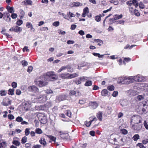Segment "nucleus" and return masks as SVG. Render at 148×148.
Here are the masks:
<instances>
[{"instance_id": "obj_64", "label": "nucleus", "mask_w": 148, "mask_h": 148, "mask_svg": "<svg viewBox=\"0 0 148 148\" xmlns=\"http://www.w3.org/2000/svg\"><path fill=\"white\" fill-rule=\"evenodd\" d=\"M22 20H19L16 22V24L19 26L21 25L23 23Z\"/></svg>"}, {"instance_id": "obj_19", "label": "nucleus", "mask_w": 148, "mask_h": 148, "mask_svg": "<svg viewBox=\"0 0 148 148\" xmlns=\"http://www.w3.org/2000/svg\"><path fill=\"white\" fill-rule=\"evenodd\" d=\"M95 41L97 43V45L99 46L102 45L103 43L102 41L99 39H95Z\"/></svg>"}, {"instance_id": "obj_24", "label": "nucleus", "mask_w": 148, "mask_h": 148, "mask_svg": "<svg viewBox=\"0 0 148 148\" xmlns=\"http://www.w3.org/2000/svg\"><path fill=\"white\" fill-rule=\"evenodd\" d=\"M97 117L100 121H101L102 119V113L101 112H99L97 114Z\"/></svg>"}, {"instance_id": "obj_38", "label": "nucleus", "mask_w": 148, "mask_h": 148, "mask_svg": "<svg viewBox=\"0 0 148 148\" xmlns=\"http://www.w3.org/2000/svg\"><path fill=\"white\" fill-rule=\"evenodd\" d=\"M66 69V66H62L58 71V73H60L62 71L65 70Z\"/></svg>"}, {"instance_id": "obj_60", "label": "nucleus", "mask_w": 148, "mask_h": 148, "mask_svg": "<svg viewBox=\"0 0 148 148\" xmlns=\"http://www.w3.org/2000/svg\"><path fill=\"white\" fill-rule=\"evenodd\" d=\"M45 92L48 94L53 93V91L50 89H48L45 90Z\"/></svg>"}, {"instance_id": "obj_61", "label": "nucleus", "mask_w": 148, "mask_h": 148, "mask_svg": "<svg viewBox=\"0 0 148 148\" xmlns=\"http://www.w3.org/2000/svg\"><path fill=\"white\" fill-rule=\"evenodd\" d=\"M139 7L141 9H144L145 8V5L143 3H140L139 4Z\"/></svg>"}, {"instance_id": "obj_9", "label": "nucleus", "mask_w": 148, "mask_h": 148, "mask_svg": "<svg viewBox=\"0 0 148 148\" xmlns=\"http://www.w3.org/2000/svg\"><path fill=\"white\" fill-rule=\"evenodd\" d=\"M132 127L135 130L138 131L141 129L142 125L138 124H134V125H133Z\"/></svg>"}, {"instance_id": "obj_26", "label": "nucleus", "mask_w": 148, "mask_h": 148, "mask_svg": "<svg viewBox=\"0 0 148 148\" xmlns=\"http://www.w3.org/2000/svg\"><path fill=\"white\" fill-rule=\"evenodd\" d=\"M84 85L87 86H90L92 85V82L91 81L88 80L86 82Z\"/></svg>"}, {"instance_id": "obj_59", "label": "nucleus", "mask_w": 148, "mask_h": 148, "mask_svg": "<svg viewBox=\"0 0 148 148\" xmlns=\"http://www.w3.org/2000/svg\"><path fill=\"white\" fill-rule=\"evenodd\" d=\"M93 54L95 56H98L99 58H101L103 56V55H101L99 53H94Z\"/></svg>"}, {"instance_id": "obj_54", "label": "nucleus", "mask_w": 148, "mask_h": 148, "mask_svg": "<svg viewBox=\"0 0 148 148\" xmlns=\"http://www.w3.org/2000/svg\"><path fill=\"white\" fill-rule=\"evenodd\" d=\"M17 84L15 82H13L12 83V86L14 88H16L17 87Z\"/></svg>"}, {"instance_id": "obj_1", "label": "nucleus", "mask_w": 148, "mask_h": 148, "mask_svg": "<svg viewBox=\"0 0 148 148\" xmlns=\"http://www.w3.org/2000/svg\"><path fill=\"white\" fill-rule=\"evenodd\" d=\"M119 82L123 84H129L134 82L132 76H126L119 78Z\"/></svg>"}, {"instance_id": "obj_12", "label": "nucleus", "mask_w": 148, "mask_h": 148, "mask_svg": "<svg viewBox=\"0 0 148 148\" xmlns=\"http://www.w3.org/2000/svg\"><path fill=\"white\" fill-rule=\"evenodd\" d=\"M59 77L62 79H69V73H62L59 75Z\"/></svg>"}, {"instance_id": "obj_11", "label": "nucleus", "mask_w": 148, "mask_h": 148, "mask_svg": "<svg viewBox=\"0 0 148 148\" xmlns=\"http://www.w3.org/2000/svg\"><path fill=\"white\" fill-rule=\"evenodd\" d=\"M89 13V9L88 7H86L84 8L83 13L82 14V16L84 17L86 15Z\"/></svg>"}, {"instance_id": "obj_10", "label": "nucleus", "mask_w": 148, "mask_h": 148, "mask_svg": "<svg viewBox=\"0 0 148 148\" xmlns=\"http://www.w3.org/2000/svg\"><path fill=\"white\" fill-rule=\"evenodd\" d=\"M82 4L80 2H74L71 4H70L71 7L73 8L75 7H79L82 6Z\"/></svg>"}, {"instance_id": "obj_20", "label": "nucleus", "mask_w": 148, "mask_h": 148, "mask_svg": "<svg viewBox=\"0 0 148 148\" xmlns=\"http://www.w3.org/2000/svg\"><path fill=\"white\" fill-rule=\"evenodd\" d=\"M143 108L142 109V111L144 113H146L148 110V106L146 104H144L143 105Z\"/></svg>"}, {"instance_id": "obj_4", "label": "nucleus", "mask_w": 148, "mask_h": 148, "mask_svg": "<svg viewBox=\"0 0 148 148\" xmlns=\"http://www.w3.org/2000/svg\"><path fill=\"white\" fill-rule=\"evenodd\" d=\"M54 75L53 72L50 71L47 72L46 74V77H48V81H53L56 79V78L53 76Z\"/></svg>"}, {"instance_id": "obj_21", "label": "nucleus", "mask_w": 148, "mask_h": 148, "mask_svg": "<svg viewBox=\"0 0 148 148\" xmlns=\"http://www.w3.org/2000/svg\"><path fill=\"white\" fill-rule=\"evenodd\" d=\"M6 147V143L5 142H0V148H5Z\"/></svg>"}, {"instance_id": "obj_47", "label": "nucleus", "mask_w": 148, "mask_h": 148, "mask_svg": "<svg viewBox=\"0 0 148 148\" xmlns=\"http://www.w3.org/2000/svg\"><path fill=\"white\" fill-rule=\"evenodd\" d=\"M10 15L9 13L8 14H7V15H6V16L5 17H6L8 18L6 20V21L7 22L10 21L11 20V18L10 17Z\"/></svg>"}, {"instance_id": "obj_23", "label": "nucleus", "mask_w": 148, "mask_h": 148, "mask_svg": "<svg viewBox=\"0 0 148 148\" xmlns=\"http://www.w3.org/2000/svg\"><path fill=\"white\" fill-rule=\"evenodd\" d=\"M65 97L63 96H60L58 97L56 99V100L59 101H61L65 99Z\"/></svg>"}, {"instance_id": "obj_52", "label": "nucleus", "mask_w": 148, "mask_h": 148, "mask_svg": "<svg viewBox=\"0 0 148 148\" xmlns=\"http://www.w3.org/2000/svg\"><path fill=\"white\" fill-rule=\"evenodd\" d=\"M66 115L69 117H71V113L70 110L66 111Z\"/></svg>"}, {"instance_id": "obj_33", "label": "nucleus", "mask_w": 148, "mask_h": 148, "mask_svg": "<svg viewBox=\"0 0 148 148\" xmlns=\"http://www.w3.org/2000/svg\"><path fill=\"white\" fill-rule=\"evenodd\" d=\"M29 130L30 128H27L25 129V136H27L30 134Z\"/></svg>"}, {"instance_id": "obj_49", "label": "nucleus", "mask_w": 148, "mask_h": 148, "mask_svg": "<svg viewBox=\"0 0 148 148\" xmlns=\"http://www.w3.org/2000/svg\"><path fill=\"white\" fill-rule=\"evenodd\" d=\"M133 2V4L136 7H137L138 5V1L136 0H133L132 1Z\"/></svg>"}, {"instance_id": "obj_62", "label": "nucleus", "mask_w": 148, "mask_h": 148, "mask_svg": "<svg viewBox=\"0 0 148 148\" xmlns=\"http://www.w3.org/2000/svg\"><path fill=\"white\" fill-rule=\"evenodd\" d=\"M11 17L13 19H15L17 17V15L16 14L13 13L11 15Z\"/></svg>"}, {"instance_id": "obj_13", "label": "nucleus", "mask_w": 148, "mask_h": 148, "mask_svg": "<svg viewBox=\"0 0 148 148\" xmlns=\"http://www.w3.org/2000/svg\"><path fill=\"white\" fill-rule=\"evenodd\" d=\"M101 94L103 96H106L108 95H109L110 93L106 89H104L102 91Z\"/></svg>"}, {"instance_id": "obj_28", "label": "nucleus", "mask_w": 148, "mask_h": 148, "mask_svg": "<svg viewBox=\"0 0 148 148\" xmlns=\"http://www.w3.org/2000/svg\"><path fill=\"white\" fill-rule=\"evenodd\" d=\"M12 143L16 146H19L20 144V143L18 141L14 140L12 141Z\"/></svg>"}, {"instance_id": "obj_58", "label": "nucleus", "mask_w": 148, "mask_h": 148, "mask_svg": "<svg viewBox=\"0 0 148 148\" xmlns=\"http://www.w3.org/2000/svg\"><path fill=\"white\" fill-rule=\"evenodd\" d=\"M53 25L54 26L57 27L59 25V22L58 21L55 22L53 23Z\"/></svg>"}, {"instance_id": "obj_17", "label": "nucleus", "mask_w": 148, "mask_h": 148, "mask_svg": "<svg viewBox=\"0 0 148 148\" xmlns=\"http://www.w3.org/2000/svg\"><path fill=\"white\" fill-rule=\"evenodd\" d=\"M40 143L43 146H45L47 144L46 142L45 141V139L44 138H41L39 140Z\"/></svg>"}, {"instance_id": "obj_3", "label": "nucleus", "mask_w": 148, "mask_h": 148, "mask_svg": "<svg viewBox=\"0 0 148 148\" xmlns=\"http://www.w3.org/2000/svg\"><path fill=\"white\" fill-rule=\"evenodd\" d=\"M133 82H142L144 80L145 78L142 75H138L136 76H132Z\"/></svg>"}, {"instance_id": "obj_25", "label": "nucleus", "mask_w": 148, "mask_h": 148, "mask_svg": "<svg viewBox=\"0 0 148 148\" xmlns=\"http://www.w3.org/2000/svg\"><path fill=\"white\" fill-rule=\"evenodd\" d=\"M67 14L68 15V17L69 16L70 18L74 17L75 16V15L72 13L71 12H67Z\"/></svg>"}, {"instance_id": "obj_2", "label": "nucleus", "mask_w": 148, "mask_h": 148, "mask_svg": "<svg viewBox=\"0 0 148 148\" xmlns=\"http://www.w3.org/2000/svg\"><path fill=\"white\" fill-rule=\"evenodd\" d=\"M142 119L141 116L138 115H134L131 118V123L134 124H138L142 121Z\"/></svg>"}, {"instance_id": "obj_55", "label": "nucleus", "mask_w": 148, "mask_h": 148, "mask_svg": "<svg viewBox=\"0 0 148 148\" xmlns=\"http://www.w3.org/2000/svg\"><path fill=\"white\" fill-rule=\"evenodd\" d=\"M32 1L31 0H26L25 2L26 5H31L32 4Z\"/></svg>"}, {"instance_id": "obj_53", "label": "nucleus", "mask_w": 148, "mask_h": 148, "mask_svg": "<svg viewBox=\"0 0 148 148\" xmlns=\"http://www.w3.org/2000/svg\"><path fill=\"white\" fill-rule=\"evenodd\" d=\"M143 99V97L142 95H139L137 97V99L139 101Z\"/></svg>"}, {"instance_id": "obj_45", "label": "nucleus", "mask_w": 148, "mask_h": 148, "mask_svg": "<svg viewBox=\"0 0 148 148\" xmlns=\"http://www.w3.org/2000/svg\"><path fill=\"white\" fill-rule=\"evenodd\" d=\"M139 136L138 134H135L134 136L133 137V140L134 141L137 140L138 139H139Z\"/></svg>"}, {"instance_id": "obj_50", "label": "nucleus", "mask_w": 148, "mask_h": 148, "mask_svg": "<svg viewBox=\"0 0 148 148\" xmlns=\"http://www.w3.org/2000/svg\"><path fill=\"white\" fill-rule=\"evenodd\" d=\"M114 88V87L112 85L108 87V90L110 91H113Z\"/></svg>"}, {"instance_id": "obj_8", "label": "nucleus", "mask_w": 148, "mask_h": 148, "mask_svg": "<svg viewBox=\"0 0 148 148\" xmlns=\"http://www.w3.org/2000/svg\"><path fill=\"white\" fill-rule=\"evenodd\" d=\"M9 30L11 31H14L16 32H21L22 30V29L21 27L16 26L15 27H11Z\"/></svg>"}, {"instance_id": "obj_22", "label": "nucleus", "mask_w": 148, "mask_h": 148, "mask_svg": "<svg viewBox=\"0 0 148 148\" xmlns=\"http://www.w3.org/2000/svg\"><path fill=\"white\" fill-rule=\"evenodd\" d=\"M60 136L61 138H65L67 137L68 134L63 133H61V132H60Z\"/></svg>"}, {"instance_id": "obj_36", "label": "nucleus", "mask_w": 148, "mask_h": 148, "mask_svg": "<svg viewBox=\"0 0 148 148\" xmlns=\"http://www.w3.org/2000/svg\"><path fill=\"white\" fill-rule=\"evenodd\" d=\"M131 60V58H124V61H123V64H125V62H128Z\"/></svg>"}, {"instance_id": "obj_27", "label": "nucleus", "mask_w": 148, "mask_h": 148, "mask_svg": "<svg viewBox=\"0 0 148 148\" xmlns=\"http://www.w3.org/2000/svg\"><path fill=\"white\" fill-rule=\"evenodd\" d=\"M47 97L46 96H43L42 97L38 98V99H40V100L41 101V102H43L45 101L47 99Z\"/></svg>"}, {"instance_id": "obj_51", "label": "nucleus", "mask_w": 148, "mask_h": 148, "mask_svg": "<svg viewBox=\"0 0 148 148\" xmlns=\"http://www.w3.org/2000/svg\"><path fill=\"white\" fill-rule=\"evenodd\" d=\"M21 63L23 66H27L28 65L27 62L25 60H23L21 61Z\"/></svg>"}, {"instance_id": "obj_16", "label": "nucleus", "mask_w": 148, "mask_h": 148, "mask_svg": "<svg viewBox=\"0 0 148 148\" xmlns=\"http://www.w3.org/2000/svg\"><path fill=\"white\" fill-rule=\"evenodd\" d=\"M79 76L78 74L76 73L73 74H70L69 73V79H71L78 77Z\"/></svg>"}, {"instance_id": "obj_48", "label": "nucleus", "mask_w": 148, "mask_h": 148, "mask_svg": "<svg viewBox=\"0 0 148 148\" xmlns=\"http://www.w3.org/2000/svg\"><path fill=\"white\" fill-rule=\"evenodd\" d=\"M23 120V119L20 116H18L16 119V121L18 122H22Z\"/></svg>"}, {"instance_id": "obj_30", "label": "nucleus", "mask_w": 148, "mask_h": 148, "mask_svg": "<svg viewBox=\"0 0 148 148\" xmlns=\"http://www.w3.org/2000/svg\"><path fill=\"white\" fill-rule=\"evenodd\" d=\"M46 136L53 141H56V137L51 135H46Z\"/></svg>"}, {"instance_id": "obj_15", "label": "nucleus", "mask_w": 148, "mask_h": 148, "mask_svg": "<svg viewBox=\"0 0 148 148\" xmlns=\"http://www.w3.org/2000/svg\"><path fill=\"white\" fill-rule=\"evenodd\" d=\"M90 106L92 109H95L98 106V105L96 102H91Z\"/></svg>"}, {"instance_id": "obj_63", "label": "nucleus", "mask_w": 148, "mask_h": 148, "mask_svg": "<svg viewBox=\"0 0 148 148\" xmlns=\"http://www.w3.org/2000/svg\"><path fill=\"white\" fill-rule=\"evenodd\" d=\"M144 125V126L145 127V128L147 130H148V125L147 123V122L146 121H144V122L143 123Z\"/></svg>"}, {"instance_id": "obj_57", "label": "nucleus", "mask_w": 148, "mask_h": 148, "mask_svg": "<svg viewBox=\"0 0 148 148\" xmlns=\"http://www.w3.org/2000/svg\"><path fill=\"white\" fill-rule=\"evenodd\" d=\"M137 145L140 148H146V147L144 146L143 144L141 143H139Z\"/></svg>"}, {"instance_id": "obj_37", "label": "nucleus", "mask_w": 148, "mask_h": 148, "mask_svg": "<svg viewBox=\"0 0 148 148\" xmlns=\"http://www.w3.org/2000/svg\"><path fill=\"white\" fill-rule=\"evenodd\" d=\"M14 89H10L8 90V94L10 95H13L14 94Z\"/></svg>"}, {"instance_id": "obj_56", "label": "nucleus", "mask_w": 148, "mask_h": 148, "mask_svg": "<svg viewBox=\"0 0 148 148\" xmlns=\"http://www.w3.org/2000/svg\"><path fill=\"white\" fill-rule=\"evenodd\" d=\"M33 67L32 66H29L28 67L27 71L28 72L30 73L33 70Z\"/></svg>"}, {"instance_id": "obj_39", "label": "nucleus", "mask_w": 148, "mask_h": 148, "mask_svg": "<svg viewBox=\"0 0 148 148\" xmlns=\"http://www.w3.org/2000/svg\"><path fill=\"white\" fill-rule=\"evenodd\" d=\"M136 16H139L140 15V13L137 10L134 9V14Z\"/></svg>"}, {"instance_id": "obj_6", "label": "nucleus", "mask_w": 148, "mask_h": 148, "mask_svg": "<svg viewBox=\"0 0 148 148\" xmlns=\"http://www.w3.org/2000/svg\"><path fill=\"white\" fill-rule=\"evenodd\" d=\"M35 82L36 84L40 87L45 86L48 84L47 82H43L40 80L35 81Z\"/></svg>"}, {"instance_id": "obj_43", "label": "nucleus", "mask_w": 148, "mask_h": 148, "mask_svg": "<svg viewBox=\"0 0 148 148\" xmlns=\"http://www.w3.org/2000/svg\"><path fill=\"white\" fill-rule=\"evenodd\" d=\"M27 140V138L26 136H24L21 140V143L23 144L25 143Z\"/></svg>"}, {"instance_id": "obj_31", "label": "nucleus", "mask_w": 148, "mask_h": 148, "mask_svg": "<svg viewBox=\"0 0 148 148\" xmlns=\"http://www.w3.org/2000/svg\"><path fill=\"white\" fill-rule=\"evenodd\" d=\"M7 92L5 90H1L0 91V95L4 96L6 95Z\"/></svg>"}, {"instance_id": "obj_7", "label": "nucleus", "mask_w": 148, "mask_h": 148, "mask_svg": "<svg viewBox=\"0 0 148 148\" xmlns=\"http://www.w3.org/2000/svg\"><path fill=\"white\" fill-rule=\"evenodd\" d=\"M11 103V101L8 98H5L3 99L1 104L5 106H7L10 104Z\"/></svg>"}, {"instance_id": "obj_18", "label": "nucleus", "mask_w": 148, "mask_h": 148, "mask_svg": "<svg viewBox=\"0 0 148 148\" xmlns=\"http://www.w3.org/2000/svg\"><path fill=\"white\" fill-rule=\"evenodd\" d=\"M7 9L9 13H12L14 12V10L13 7H10L8 6L7 8Z\"/></svg>"}, {"instance_id": "obj_44", "label": "nucleus", "mask_w": 148, "mask_h": 148, "mask_svg": "<svg viewBox=\"0 0 148 148\" xmlns=\"http://www.w3.org/2000/svg\"><path fill=\"white\" fill-rule=\"evenodd\" d=\"M58 13L59 14V15H62L63 16V17L65 18V19H67L68 20H69V19L67 18V17L66 15L64 14V13H62L60 12H58Z\"/></svg>"}, {"instance_id": "obj_29", "label": "nucleus", "mask_w": 148, "mask_h": 148, "mask_svg": "<svg viewBox=\"0 0 148 148\" xmlns=\"http://www.w3.org/2000/svg\"><path fill=\"white\" fill-rule=\"evenodd\" d=\"M66 69H67V71L68 72H72L73 71V69L70 66H66Z\"/></svg>"}, {"instance_id": "obj_42", "label": "nucleus", "mask_w": 148, "mask_h": 148, "mask_svg": "<svg viewBox=\"0 0 148 148\" xmlns=\"http://www.w3.org/2000/svg\"><path fill=\"white\" fill-rule=\"evenodd\" d=\"M121 132L123 134H126L128 133L127 131L125 129H122L121 130Z\"/></svg>"}, {"instance_id": "obj_35", "label": "nucleus", "mask_w": 148, "mask_h": 148, "mask_svg": "<svg viewBox=\"0 0 148 148\" xmlns=\"http://www.w3.org/2000/svg\"><path fill=\"white\" fill-rule=\"evenodd\" d=\"M25 14L23 10H20V16L21 19H22L23 18Z\"/></svg>"}, {"instance_id": "obj_46", "label": "nucleus", "mask_w": 148, "mask_h": 148, "mask_svg": "<svg viewBox=\"0 0 148 148\" xmlns=\"http://www.w3.org/2000/svg\"><path fill=\"white\" fill-rule=\"evenodd\" d=\"M92 121H86L85 122V124L86 126L87 127H89L91 124Z\"/></svg>"}, {"instance_id": "obj_41", "label": "nucleus", "mask_w": 148, "mask_h": 148, "mask_svg": "<svg viewBox=\"0 0 148 148\" xmlns=\"http://www.w3.org/2000/svg\"><path fill=\"white\" fill-rule=\"evenodd\" d=\"M95 20L98 22L100 21L101 19V16L98 15L96 16L95 17Z\"/></svg>"}, {"instance_id": "obj_5", "label": "nucleus", "mask_w": 148, "mask_h": 148, "mask_svg": "<svg viewBox=\"0 0 148 148\" xmlns=\"http://www.w3.org/2000/svg\"><path fill=\"white\" fill-rule=\"evenodd\" d=\"M28 90L33 93H37L39 91L38 88L35 86H29L28 88Z\"/></svg>"}, {"instance_id": "obj_34", "label": "nucleus", "mask_w": 148, "mask_h": 148, "mask_svg": "<svg viewBox=\"0 0 148 148\" xmlns=\"http://www.w3.org/2000/svg\"><path fill=\"white\" fill-rule=\"evenodd\" d=\"M88 77H80L79 79L81 82H84L88 79Z\"/></svg>"}, {"instance_id": "obj_14", "label": "nucleus", "mask_w": 148, "mask_h": 148, "mask_svg": "<svg viewBox=\"0 0 148 148\" xmlns=\"http://www.w3.org/2000/svg\"><path fill=\"white\" fill-rule=\"evenodd\" d=\"M121 105L123 107L127 106L128 104L127 101L126 100H121L120 101Z\"/></svg>"}, {"instance_id": "obj_40", "label": "nucleus", "mask_w": 148, "mask_h": 148, "mask_svg": "<svg viewBox=\"0 0 148 148\" xmlns=\"http://www.w3.org/2000/svg\"><path fill=\"white\" fill-rule=\"evenodd\" d=\"M36 133L37 134H40L42 132V131L40 128H37L35 130Z\"/></svg>"}, {"instance_id": "obj_32", "label": "nucleus", "mask_w": 148, "mask_h": 148, "mask_svg": "<svg viewBox=\"0 0 148 148\" xmlns=\"http://www.w3.org/2000/svg\"><path fill=\"white\" fill-rule=\"evenodd\" d=\"M122 14H121L120 15H118L117 14L115 15L114 16V19L116 20L121 18H122Z\"/></svg>"}]
</instances>
